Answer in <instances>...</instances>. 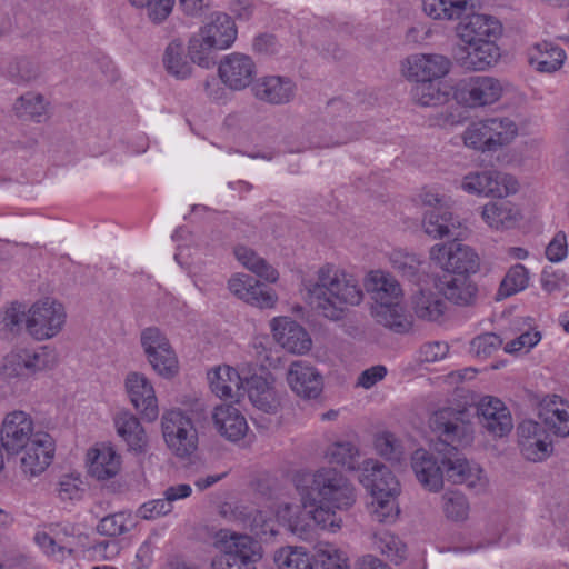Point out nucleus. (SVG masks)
<instances>
[{
  "instance_id": "c756f323",
  "label": "nucleus",
  "mask_w": 569,
  "mask_h": 569,
  "mask_svg": "<svg viewBox=\"0 0 569 569\" xmlns=\"http://www.w3.org/2000/svg\"><path fill=\"white\" fill-rule=\"evenodd\" d=\"M481 0H421L422 11L433 20L452 21L480 7Z\"/></svg>"
},
{
  "instance_id": "f8f14e48",
  "label": "nucleus",
  "mask_w": 569,
  "mask_h": 569,
  "mask_svg": "<svg viewBox=\"0 0 569 569\" xmlns=\"http://www.w3.org/2000/svg\"><path fill=\"white\" fill-rule=\"evenodd\" d=\"M456 34L463 44L498 40L502 34V24L493 16L472 13L459 21L456 26Z\"/></svg>"
},
{
  "instance_id": "dca6fc26",
  "label": "nucleus",
  "mask_w": 569,
  "mask_h": 569,
  "mask_svg": "<svg viewBox=\"0 0 569 569\" xmlns=\"http://www.w3.org/2000/svg\"><path fill=\"white\" fill-rule=\"evenodd\" d=\"M228 288L237 298L259 308H273L278 301L272 289L244 273L232 276Z\"/></svg>"
},
{
  "instance_id": "a878e982",
  "label": "nucleus",
  "mask_w": 569,
  "mask_h": 569,
  "mask_svg": "<svg viewBox=\"0 0 569 569\" xmlns=\"http://www.w3.org/2000/svg\"><path fill=\"white\" fill-rule=\"evenodd\" d=\"M539 417L549 432L556 437H569V401L557 395L545 399Z\"/></svg>"
},
{
  "instance_id": "cd10ccee",
  "label": "nucleus",
  "mask_w": 569,
  "mask_h": 569,
  "mask_svg": "<svg viewBox=\"0 0 569 569\" xmlns=\"http://www.w3.org/2000/svg\"><path fill=\"white\" fill-rule=\"evenodd\" d=\"M89 473L97 480L116 477L121 469V457L108 445L97 446L88 451Z\"/></svg>"
},
{
  "instance_id": "3c124183",
  "label": "nucleus",
  "mask_w": 569,
  "mask_h": 569,
  "mask_svg": "<svg viewBox=\"0 0 569 569\" xmlns=\"http://www.w3.org/2000/svg\"><path fill=\"white\" fill-rule=\"evenodd\" d=\"M13 110L19 118L41 122L46 113L44 99L41 94L28 92L16 100Z\"/></svg>"
},
{
  "instance_id": "774afa93",
  "label": "nucleus",
  "mask_w": 569,
  "mask_h": 569,
  "mask_svg": "<svg viewBox=\"0 0 569 569\" xmlns=\"http://www.w3.org/2000/svg\"><path fill=\"white\" fill-rule=\"evenodd\" d=\"M172 508V505L166 498L154 499L141 505L137 510V516L144 520H154L170 513Z\"/></svg>"
},
{
  "instance_id": "0e129e2a",
  "label": "nucleus",
  "mask_w": 569,
  "mask_h": 569,
  "mask_svg": "<svg viewBox=\"0 0 569 569\" xmlns=\"http://www.w3.org/2000/svg\"><path fill=\"white\" fill-rule=\"evenodd\" d=\"M133 6L146 8L148 17L156 23L162 22L171 13L174 0H129Z\"/></svg>"
},
{
  "instance_id": "0eeeda50",
  "label": "nucleus",
  "mask_w": 569,
  "mask_h": 569,
  "mask_svg": "<svg viewBox=\"0 0 569 569\" xmlns=\"http://www.w3.org/2000/svg\"><path fill=\"white\" fill-rule=\"evenodd\" d=\"M64 307L52 298H43L30 306L26 318L27 332L38 341L56 337L66 323Z\"/></svg>"
},
{
  "instance_id": "f257e3e1",
  "label": "nucleus",
  "mask_w": 569,
  "mask_h": 569,
  "mask_svg": "<svg viewBox=\"0 0 569 569\" xmlns=\"http://www.w3.org/2000/svg\"><path fill=\"white\" fill-rule=\"evenodd\" d=\"M295 486L302 507L310 508V517L317 527L330 532L338 531L342 526L338 511L348 510L356 502L352 483L332 467L298 473Z\"/></svg>"
},
{
  "instance_id": "13d9d810",
  "label": "nucleus",
  "mask_w": 569,
  "mask_h": 569,
  "mask_svg": "<svg viewBox=\"0 0 569 569\" xmlns=\"http://www.w3.org/2000/svg\"><path fill=\"white\" fill-rule=\"evenodd\" d=\"M442 508L446 517L453 521L467 519L469 503L467 498L459 491H447L442 496Z\"/></svg>"
},
{
  "instance_id": "a211bd4d",
  "label": "nucleus",
  "mask_w": 569,
  "mask_h": 569,
  "mask_svg": "<svg viewBox=\"0 0 569 569\" xmlns=\"http://www.w3.org/2000/svg\"><path fill=\"white\" fill-rule=\"evenodd\" d=\"M477 413L483 428L495 437H503L513 428L509 409L498 398L483 397L478 403Z\"/></svg>"
},
{
  "instance_id": "9d476101",
  "label": "nucleus",
  "mask_w": 569,
  "mask_h": 569,
  "mask_svg": "<svg viewBox=\"0 0 569 569\" xmlns=\"http://www.w3.org/2000/svg\"><path fill=\"white\" fill-rule=\"evenodd\" d=\"M503 94V83L493 77L477 76L461 81L455 98L470 108L490 106Z\"/></svg>"
},
{
  "instance_id": "e433bc0d",
  "label": "nucleus",
  "mask_w": 569,
  "mask_h": 569,
  "mask_svg": "<svg viewBox=\"0 0 569 569\" xmlns=\"http://www.w3.org/2000/svg\"><path fill=\"white\" fill-rule=\"evenodd\" d=\"M248 396L251 403L267 413H276L280 408V395L266 378L253 376L247 379Z\"/></svg>"
},
{
  "instance_id": "4be33fe9",
  "label": "nucleus",
  "mask_w": 569,
  "mask_h": 569,
  "mask_svg": "<svg viewBox=\"0 0 569 569\" xmlns=\"http://www.w3.org/2000/svg\"><path fill=\"white\" fill-rule=\"evenodd\" d=\"M497 40L461 44L457 52V61L468 70L483 71L496 64L500 58V48Z\"/></svg>"
},
{
  "instance_id": "09e8293b",
  "label": "nucleus",
  "mask_w": 569,
  "mask_h": 569,
  "mask_svg": "<svg viewBox=\"0 0 569 569\" xmlns=\"http://www.w3.org/2000/svg\"><path fill=\"white\" fill-rule=\"evenodd\" d=\"M217 51V48L200 30L188 42V53L191 61L202 68H210L213 64Z\"/></svg>"
},
{
  "instance_id": "7ed1b4c3",
  "label": "nucleus",
  "mask_w": 569,
  "mask_h": 569,
  "mask_svg": "<svg viewBox=\"0 0 569 569\" xmlns=\"http://www.w3.org/2000/svg\"><path fill=\"white\" fill-rule=\"evenodd\" d=\"M303 288L309 306L330 320L342 319L350 308L359 306L365 298L357 277L329 263L305 280Z\"/></svg>"
},
{
  "instance_id": "6ab92c4d",
  "label": "nucleus",
  "mask_w": 569,
  "mask_h": 569,
  "mask_svg": "<svg viewBox=\"0 0 569 569\" xmlns=\"http://www.w3.org/2000/svg\"><path fill=\"white\" fill-rule=\"evenodd\" d=\"M256 99L272 106L287 104L293 100L297 91L296 83L288 77L264 76L252 86Z\"/></svg>"
},
{
  "instance_id": "1a4fd4ad",
  "label": "nucleus",
  "mask_w": 569,
  "mask_h": 569,
  "mask_svg": "<svg viewBox=\"0 0 569 569\" xmlns=\"http://www.w3.org/2000/svg\"><path fill=\"white\" fill-rule=\"evenodd\" d=\"M430 259L442 270L456 276L475 273L479 268L478 254L459 242L435 244L430 250Z\"/></svg>"
},
{
  "instance_id": "c85d7f7f",
  "label": "nucleus",
  "mask_w": 569,
  "mask_h": 569,
  "mask_svg": "<svg viewBox=\"0 0 569 569\" xmlns=\"http://www.w3.org/2000/svg\"><path fill=\"white\" fill-rule=\"evenodd\" d=\"M118 436L126 442L128 450L144 453L148 449V437L139 419L129 411H121L114 417Z\"/></svg>"
},
{
  "instance_id": "680f3d73",
  "label": "nucleus",
  "mask_w": 569,
  "mask_h": 569,
  "mask_svg": "<svg viewBox=\"0 0 569 569\" xmlns=\"http://www.w3.org/2000/svg\"><path fill=\"white\" fill-rule=\"evenodd\" d=\"M29 359V349L20 348L12 350L3 359L2 368L4 373L10 377L30 376L28 368Z\"/></svg>"
},
{
  "instance_id": "58836bf2",
  "label": "nucleus",
  "mask_w": 569,
  "mask_h": 569,
  "mask_svg": "<svg viewBox=\"0 0 569 569\" xmlns=\"http://www.w3.org/2000/svg\"><path fill=\"white\" fill-rule=\"evenodd\" d=\"M371 312L378 323L396 333H406L412 327L402 303L373 305Z\"/></svg>"
},
{
  "instance_id": "412c9836",
  "label": "nucleus",
  "mask_w": 569,
  "mask_h": 569,
  "mask_svg": "<svg viewBox=\"0 0 569 569\" xmlns=\"http://www.w3.org/2000/svg\"><path fill=\"white\" fill-rule=\"evenodd\" d=\"M271 330L274 340L289 352L301 355L311 348L312 342L308 332L291 318H273Z\"/></svg>"
},
{
  "instance_id": "69168bd1",
  "label": "nucleus",
  "mask_w": 569,
  "mask_h": 569,
  "mask_svg": "<svg viewBox=\"0 0 569 569\" xmlns=\"http://www.w3.org/2000/svg\"><path fill=\"white\" fill-rule=\"evenodd\" d=\"M58 363V355L54 349L42 347L37 351L30 350L29 372H37L52 369Z\"/></svg>"
},
{
  "instance_id": "2eb2a0df",
  "label": "nucleus",
  "mask_w": 569,
  "mask_h": 569,
  "mask_svg": "<svg viewBox=\"0 0 569 569\" xmlns=\"http://www.w3.org/2000/svg\"><path fill=\"white\" fill-rule=\"evenodd\" d=\"M451 61L437 53H418L407 58L405 74L415 81H438L449 73Z\"/></svg>"
},
{
  "instance_id": "c9c22d12",
  "label": "nucleus",
  "mask_w": 569,
  "mask_h": 569,
  "mask_svg": "<svg viewBox=\"0 0 569 569\" xmlns=\"http://www.w3.org/2000/svg\"><path fill=\"white\" fill-rule=\"evenodd\" d=\"M375 305L401 303L402 289L399 282L383 271H371L367 282Z\"/></svg>"
},
{
  "instance_id": "473e14b6",
  "label": "nucleus",
  "mask_w": 569,
  "mask_h": 569,
  "mask_svg": "<svg viewBox=\"0 0 569 569\" xmlns=\"http://www.w3.org/2000/svg\"><path fill=\"white\" fill-rule=\"evenodd\" d=\"M410 308L422 321L440 322L445 317L447 305L437 292L420 289L411 296Z\"/></svg>"
},
{
  "instance_id": "ddd939ff",
  "label": "nucleus",
  "mask_w": 569,
  "mask_h": 569,
  "mask_svg": "<svg viewBox=\"0 0 569 569\" xmlns=\"http://www.w3.org/2000/svg\"><path fill=\"white\" fill-rule=\"evenodd\" d=\"M23 455L20 459V470L27 478L41 475L51 463L54 453V445L51 436L39 431L36 439L22 448Z\"/></svg>"
},
{
  "instance_id": "e2e57ef3",
  "label": "nucleus",
  "mask_w": 569,
  "mask_h": 569,
  "mask_svg": "<svg viewBox=\"0 0 569 569\" xmlns=\"http://www.w3.org/2000/svg\"><path fill=\"white\" fill-rule=\"evenodd\" d=\"M502 345V339L493 333L487 332L475 337L470 342L469 351L472 356L481 359L490 357Z\"/></svg>"
},
{
  "instance_id": "39448f33",
  "label": "nucleus",
  "mask_w": 569,
  "mask_h": 569,
  "mask_svg": "<svg viewBox=\"0 0 569 569\" xmlns=\"http://www.w3.org/2000/svg\"><path fill=\"white\" fill-rule=\"evenodd\" d=\"M217 542L222 555L212 561V569H257L261 555L251 537L221 530Z\"/></svg>"
},
{
  "instance_id": "ea45409f",
  "label": "nucleus",
  "mask_w": 569,
  "mask_h": 569,
  "mask_svg": "<svg viewBox=\"0 0 569 569\" xmlns=\"http://www.w3.org/2000/svg\"><path fill=\"white\" fill-rule=\"evenodd\" d=\"M450 88L441 81H416L411 89L412 101L420 107H439L448 102Z\"/></svg>"
},
{
  "instance_id": "423d86ee",
  "label": "nucleus",
  "mask_w": 569,
  "mask_h": 569,
  "mask_svg": "<svg viewBox=\"0 0 569 569\" xmlns=\"http://www.w3.org/2000/svg\"><path fill=\"white\" fill-rule=\"evenodd\" d=\"M166 445L179 458L192 456L198 449V431L189 416L180 409L166 411L161 418Z\"/></svg>"
},
{
  "instance_id": "052dcab7",
  "label": "nucleus",
  "mask_w": 569,
  "mask_h": 569,
  "mask_svg": "<svg viewBox=\"0 0 569 569\" xmlns=\"http://www.w3.org/2000/svg\"><path fill=\"white\" fill-rule=\"evenodd\" d=\"M6 72L12 81L20 83L37 79L40 69L39 66L30 59L17 58L8 64Z\"/></svg>"
},
{
  "instance_id": "a19ab883",
  "label": "nucleus",
  "mask_w": 569,
  "mask_h": 569,
  "mask_svg": "<svg viewBox=\"0 0 569 569\" xmlns=\"http://www.w3.org/2000/svg\"><path fill=\"white\" fill-rule=\"evenodd\" d=\"M566 59V52L552 42L542 41L536 43L529 52V61L542 72H553L561 68Z\"/></svg>"
},
{
  "instance_id": "a18cd8bd",
  "label": "nucleus",
  "mask_w": 569,
  "mask_h": 569,
  "mask_svg": "<svg viewBox=\"0 0 569 569\" xmlns=\"http://www.w3.org/2000/svg\"><path fill=\"white\" fill-rule=\"evenodd\" d=\"M325 457L331 465L356 470L359 466L360 451L353 442L339 440L327 447Z\"/></svg>"
},
{
  "instance_id": "603ef678",
  "label": "nucleus",
  "mask_w": 569,
  "mask_h": 569,
  "mask_svg": "<svg viewBox=\"0 0 569 569\" xmlns=\"http://www.w3.org/2000/svg\"><path fill=\"white\" fill-rule=\"evenodd\" d=\"M529 273L525 266L518 263L512 266L503 277L497 296L499 299L508 298L527 288Z\"/></svg>"
},
{
  "instance_id": "bb28decb",
  "label": "nucleus",
  "mask_w": 569,
  "mask_h": 569,
  "mask_svg": "<svg viewBox=\"0 0 569 569\" xmlns=\"http://www.w3.org/2000/svg\"><path fill=\"white\" fill-rule=\"evenodd\" d=\"M212 422L217 431L230 441L240 440L248 430L244 416L232 405L217 406L212 412Z\"/></svg>"
},
{
  "instance_id": "f3484780",
  "label": "nucleus",
  "mask_w": 569,
  "mask_h": 569,
  "mask_svg": "<svg viewBox=\"0 0 569 569\" xmlns=\"http://www.w3.org/2000/svg\"><path fill=\"white\" fill-rule=\"evenodd\" d=\"M126 391L133 407L148 420L159 415L157 397L149 379L140 372H129L124 381Z\"/></svg>"
},
{
  "instance_id": "79ce46f5",
  "label": "nucleus",
  "mask_w": 569,
  "mask_h": 569,
  "mask_svg": "<svg viewBox=\"0 0 569 569\" xmlns=\"http://www.w3.org/2000/svg\"><path fill=\"white\" fill-rule=\"evenodd\" d=\"M162 62L167 72L178 80H184L192 74L193 67L184 56V44L180 39H173L167 46Z\"/></svg>"
},
{
  "instance_id": "393cba45",
  "label": "nucleus",
  "mask_w": 569,
  "mask_h": 569,
  "mask_svg": "<svg viewBox=\"0 0 569 569\" xmlns=\"http://www.w3.org/2000/svg\"><path fill=\"white\" fill-rule=\"evenodd\" d=\"M411 468L425 489L437 492L442 488L445 473L432 453L417 449L411 457Z\"/></svg>"
},
{
  "instance_id": "de8ad7c7",
  "label": "nucleus",
  "mask_w": 569,
  "mask_h": 569,
  "mask_svg": "<svg viewBox=\"0 0 569 569\" xmlns=\"http://www.w3.org/2000/svg\"><path fill=\"white\" fill-rule=\"evenodd\" d=\"M390 262L393 269L409 281L417 283L421 281L423 262L417 254L398 249L392 251Z\"/></svg>"
},
{
  "instance_id": "4d7b16f0",
  "label": "nucleus",
  "mask_w": 569,
  "mask_h": 569,
  "mask_svg": "<svg viewBox=\"0 0 569 569\" xmlns=\"http://www.w3.org/2000/svg\"><path fill=\"white\" fill-rule=\"evenodd\" d=\"M132 526L131 513L121 511L102 518L98 525V531L104 536L118 537L129 532Z\"/></svg>"
},
{
  "instance_id": "b1692460",
  "label": "nucleus",
  "mask_w": 569,
  "mask_h": 569,
  "mask_svg": "<svg viewBox=\"0 0 569 569\" xmlns=\"http://www.w3.org/2000/svg\"><path fill=\"white\" fill-rule=\"evenodd\" d=\"M480 216L483 222L496 231L513 229L522 219L517 204L508 200L490 201L482 206Z\"/></svg>"
},
{
  "instance_id": "8fccbe9b",
  "label": "nucleus",
  "mask_w": 569,
  "mask_h": 569,
  "mask_svg": "<svg viewBox=\"0 0 569 569\" xmlns=\"http://www.w3.org/2000/svg\"><path fill=\"white\" fill-rule=\"evenodd\" d=\"M313 558L322 569H350L347 555L329 542L318 543Z\"/></svg>"
},
{
  "instance_id": "aec40b11",
  "label": "nucleus",
  "mask_w": 569,
  "mask_h": 569,
  "mask_svg": "<svg viewBox=\"0 0 569 569\" xmlns=\"http://www.w3.org/2000/svg\"><path fill=\"white\" fill-rule=\"evenodd\" d=\"M517 432L521 455L527 460L537 462L549 456L551 443L538 422L525 420L518 426Z\"/></svg>"
},
{
  "instance_id": "37998d69",
  "label": "nucleus",
  "mask_w": 569,
  "mask_h": 569,
  "mask_svg": "<svg viewBox=\"0 0 569 569\" xmlns=\"http://www.w3.org/2000/svg\"><path fill=\"white\" fill-rule=\"evenodd\" d=\"M493 150L509 144L518 136V124L506 116L485 118Z\"/></svg>"
},
{
  "instance_id": "20e7f679",
  "label": "nucleus",
  "mask_w": 569,
  "mask_h": 569,
  "mask_svg": "<svg viewBox=\"0 0 569 569\" xmlns=\"http://www.w3.org/2000/svg\"><path fill=\"white\" fill-rule=\"evenodd\" d=\"M359 481L372 497L371 515L379 522H392L399 515L397 497L400 486L391 471L375 459L362 462Z\"/></svg>"
},
{
  "instance_id": "2f4dec72",
  "label": "nucleus",
  "mask_w": 569,
  "mask_h": 569,
  "mask_svg": "<svg viewBox=\"0 0 569 569\" xmlns=\"http://www.w3.org/2000/svg\"><path fill=\"white\" fill-rule=\"evenodd\" d=\"M303 509L306 512L300 510L298 506L281 503L276 510V517L290 532L300 539L308 540L313 537V525H317L310 517V508Z\"/></svg>"
},
{
  "instance_id": "6e6552de",
  "label": "nucleus",
  "mask_w": 569,
  "mask_h": 569,
  "mask_svg": "<svg viewBox=\"0 0 569 569\" xmlns=\"http://www.w3.org/2000/svg\"><path fill=\"white\" fill-rule=\"evenodd\" d=\"M141 345L152 368L166 378L178 371V359L167 337L156 327L141 332Z\"/></svg>"
},
{
  "instance_id": "5701e85b",
  "label": "nucleus",
  "mask_w": 569,
  "mask_h": 569,
  "mask_svg": "<svg viewBox=\"0 0 569 569\" xmlns=\"http://www.w3.org/2000/svg\"><path fill=\"white\" fill-rule=\"evenodd\" d=\"M287 381L291 390L305 399L318 398L323 388L320 373L305 361H295L290 365Z\"/></svg>"
},
{
  "instance_id": "49530a36",
  "label": "nucleus",
  "mask_w": 569,
  "mask_h": 569,
  "mask_svg": "<svg viewBox=\"0 0 569 569\" xmlns=\"http://www.w3.org/2000/svg\"><path fill=\"white\" fill-rule=\"evenodd\" d=\"M237 260L248 270L267 281L274 282L278 279V272L269 266L264 259L260 258L252 249L238 246L234 248Z\"/></svg>"
},
{
  "instance_id": "9b49d317",
  "label": "nucleus",
  "mask_w": 569,
  "mask_h": 569,
  "mask_svg": "<svg viewBox=\"0 0 569 569\" xmlns=\"http://www.w3.org/2000/svg\"><path fill=\"white\" fill-rule=\"evenodd\" d=\"M31 416L24 411L16 410L3 418L0 441L8 453H18L30 445L38 436Z\"/></svg>"
},
{
  "instance_id": "864d4df0",
  "label": "nucleus",
  "mask_w": 569,
  "mask_h": 569,
  "mask_svg": "<svg viewBox=\"0 0 569 569\" xmlns=\"http://www.w3.org/2000/svg\"><path fill=\"white\" fill-rule=\"evenodd\" d=\"M463 143L477 151H495L485 119L471 122L462 133Z\"/></svg>"
},
{
  "instance_id": "c03bdc74",
  "label": "nucleus",
  "mask_w": 569,
  "mask_h": 569,
  "mask_svg": "<svg viewBox=\"0 0 569 569\" xmlns=\"http://www.w3.org/2000/svg\"><path fill=\"white\" fill-rule=\"evenodd\" d=\"M273 562L278 569H313V558L303 547L286 546L273 553Z\"/></svg>"
},
{
  "instance_id": "bf43d9fd",
  "label": "nucleus",
  "mask_w": 569,
  "mask_h": 569,
  "mask_svg": "<svg viewBox=\"0 0 569 569\" xmlns=\"http://www.w3.org/2000/svg\"><path fill=\"white\" fill-rule=\"evenodd\" d=\"M375 448L377 452L390 461L399 462L405 455L400 440L391 432H381L376 436Z\"/></svg>"
},
{
  "instance_id": "6e6d98bb",
  "label": "nucleus",
  "mask_w": 569,
  "mask_h": 569,
  "mask_svg": "<svg viewBox=\"0 0 569 569\" xmlns=\"http://www.w3.org/2000/svg\"><path fill=\"white\" fill-rule=\"evenodd\" d=\"M373 543L377 550L392 561H399L405 558V543L390 531L381 530L376 532L373 535Z\"/></svg>"
},
{
  "instance_id": "7c9ffc66",
  "label": "nucleus",
  "mask_w": 569,
  "mask_h": 569,
  "mask_svg": "<svg viewBox=\"0 0 569 569\" xmlns=\"http://www.w3.org/2000/svg\"><path fill=\"white\" fill-rule=\"evenodd\" d=\"M199 30L207 36L218 51L228 49L237 39V27L226 13H212L209 21Z\"/></svg>"
},
{
  "instance_id": "f03ea898",
  "label": "nucleus",
  "mask_w": 569,
  "mask_h": 569,
  "mask_svg": "<svg viewBox=\"0 0 569 569\" xmlns=\"http://www.w3.org/2000/svg\"><path fill=\"white\" fill-rule=\"evenodd\" d=\"M430 428L438 437L435 448L443 452L441 463L446 468V477L453 483H466L469 488L482 490L487 480L483 470L477 465H470L466 459H452V452L469 446L473 440V430L466 420L463 411L450 408L435 412L430 418Z\"/></svg>"
},
{
  "instance_id": "4c0bfd02",
  "label": "nucleus",
  "mask_w": 569,
  "mask_h": 569,
  "mask_svg": "<svg viewBox=\"0 0 569 569\" xmlns=\"http://www.w3.org/2000/svg\"><path fill=\"white\" fill-rule=\"evenodd\" d=\"M210 388L219 398L240 397L243 379L229 366H220L208 373Z\"/></svg>"
},
{
  "instance_id": "f704fd0d",
  "label": "nucleus",
  "mask_w": 569,
  "mask_h": 569,
  "mask_svg": "<svg viewBox=\"0 0 569 569\" xmlns=\"http://www.w3.org/2000/svg\"><path fill=\"white\" fill-rule=\"evenodd\" d=\"M447 300L457 306H470L477 298V286L466 274L445 276L438 284Z\"/></svg>"
},
{
  "instance_id": "338daca9",
  "label": "nucleus",
  "mask_w": 569,
  "mask_h": 569,
  "mask_svg": "<svg viewBox=\"0 0 569 569\" xmlns=\"http://www.w3.org/2000/svg\"><path fill=\"white\" fill-rule=\"evenodd\" d=\"M36 543L43 550V552L53 558L56 561H63L67 556H70L72 550L59 546L47 532H38L34 536Z\"/></svg>"
},
{
  "instance_id": "4468645a",
  "label": "nucleus",
  "mask_w": 569,
  "mask_h": 569,
  "mask_svg": "<svg viewBox=\"0 0 569 569\" xmlns=\"http://www.w3.org/2000/svg\"><path fill=\"white\" fill-rule=\"evenodd\" d=\"M256 72V63L251 57L239 52L223 57L218 68L221 81L232 90H242L250 86Z\"/></svg>"
},
{
  "instance_id": "5fc2aeb1",
  "label": "nucleus",
  "mask_w": 569,
  "mask_h": 569,
  "mask_svg": "<svg viewBox=\"0 0 569 569\" xmlns=\"http://www.w3.org/2000/svg\"><path fill=\"white\" fill-rule=\"evenodd\" d=\"M486 197L503 198L518 190L513 177L497 170H487Z\"/></svg>"
},
{
  "instance_id": "72a5a7b5",
  "label": "nucleus",
  "mask_w": 569,
  "mask_h": 569,
  "mask_svg": "<svg viewBox=\"0 0 569 569\" xmlns=\"http://www.w3.org/2000/svg\"><path fill=\"white\" fill-rule=\"evenodd\" d=\"M460 227V222L448 210L432 208L423 214V231L433 239H441L445 237H452L457 239L461 236V232L458 231Z\"/></svg>"
}]
</instances>
